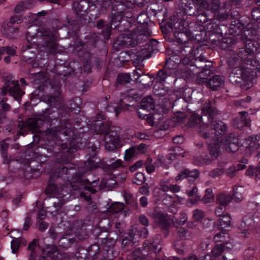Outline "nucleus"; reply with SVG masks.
<instances>
[{
    "mask_svg": "<svg viewBox=\"0 0 260 260\" xmlns=\"http://www.w3.org/2000/svg\"><path fill=\"white\" fill-rule=\"evenodd\" d=\"M202 112L208 119L209 123H206L207 129L201 134V136L205 139L212 141H219L220 136L224 135L226 131V124L221 121L214 120L220 114L219 111L215 106V102L207 101L203 105Z\"/></svg>",
    "mask_w": 260,
    "mask_h": 260,
    "instance_id": "nucleus-1",
    "label": "nucleus"
},
{
    "mask_svg": "<svg viewBox=\"0 0 260 260\" xmlns=\"http://www.w3.org/2000/svg\"><path fill=\"white\" fill-rule=\"evenodd\" d=\"M124 15L115 12L111 16L110 27L111 28H118L120 31H123L121 34L123 40V45L127 47H135L139 43L146 41L151 35V31L148 27L140 25L133 30L122 29L119 25V22Z\"/></svg>",
    "mask_w": 260,
    "mask_h": 260,
    "instance_id": "nucleus-2",
    "label": "nucleus"
},
{
    "mask_svg": "<svg viewBox=\"0 0 260 260\" xmlns=\"http://www.w3.org/2000/svg\"><path fill=\"white\" fill-rule=\"evenodd\" d=\"M47 131L55 143L63 149L70 147L74 142H80L77 138V129L72 126L69 120L66 121L63 125L48 129Z\"/></svg>",
    "mask_w": 260,
    "mask_h": 260,
    "instance_id": "nucleus-3",
    "label": "nucleus"
},
{
    "mask_svg": "<svg viewBox=\"0 0 260 260\" xmlns=\"http://www.w3.org/2000/svg\"><path fill=\"white\" fill-rule=\"evenodd\" d=\"M68 169L72 170L71 168L62 167L61 168H58L50 175L48 185L45 190V193L48 197H56L62 190L63 183L60 182L59 180H61L65 182V180L70 179V177L68 176Z\"/></svg>",
    "mask_w": 260,
    "mask_h": 260,
    "instance_id": "nucleus-4",
    "label": "nucleus"
},
{
    "mask_svg": "<svg viewBox=\"0 0 260 260\" xmlns=\"http://www.w3.org/2000/svg\"><path fill=\"white\" fill-rule=\"evenodd\" d=\"M35 35L40 40V45L44 48L48 53L55 54L59 52V45L54 32L49 28L41 26L37 29Z\"/></svg>",
    "mask_w": 260,
    "mask_h": 260,
    "instance_id": "nucleus-5",
    "label": "nucleus"
},
{
    "mask_svg": "<svg viewBox=\"0 0 260 260\" xmlns=\"http://www.w3.org/2000/svg\"><path fill=\"white\" fill-rule=\"evenodd\" d=\"M259 45L255 41L249 40L244 48H240L238 51V56L247 64L250 65L259 71L260 64L258 60L255 59V55L258 54Z\"/></svg>",
    "mask_w": 260,
    "mask_h": 260,
    "instance_id": "nucleus-6",
    "label": "nucleus"
},
{
    "mask_svg": "<svg viewBox=\"0 0 260 260\" xmlns=\"http://www.w3.org/2000/svg\"><path fill=\"white\" fill-rule=\"evenodd\" d=\"M193 59V66L197 74H198L197 82L199 84L206 82L207 77L211 73L212 62L202 54L198 57L194 55Z\"/></svg>",
    "mask_w": 260,
    "mask_h": 260,
    "instance_id": "nucleus-7",
    "label": "nucleus"
},
{
    "mask_svg": "<svg viewBox=\"0 0 260 260\" xmlns=\"http://www.w3.org/2000/svg\"><path fill=\"white\" fill-rule=\"evenodd\" d=\"M67 167L68 168H71L72 170H68V176L70 177V179L65 180V182L66 181H70V185L74 190L85 189L89 191L92 194L96 192V190L92 187L87 185V184H90L92 185L93 187H94L98 184L96 181H93L90 182L88 179H83L79 174L75 175V168L73 167Z\"/></svg>",
    "mask_w": 260,
    "mask_h": 260,
    "instance_id": "nucleus-8",
    "label": "nucleus"
},
{
    "mask_svg": "<svg viewBox=\"0 0 260 260\" xmlns=\"http://www.w3.org/2000/svg\"><path fill=\"white\" fill-rule=\"evenodd\" d=\"M229 77L230 80L235 84H241L242 81L245 82V85H240L243 89H247L251 86V72L243 66L234 67Z\"/></svg>",
    "mask_w": 260,
    "mask_h": 260,
    "instance_id": "nucleus-9",
    "label": "nucleus"
},
{
    "mask_svg": "<svg viewBox=\"0 0 260 260\" xmlns=\"http://www.w3.org/2000/svg\"><path fill=\"white\" fill-rule=\"evenodd\" d=\"M120 133L121 128L120 127L112 125L108 133L104 135L103 140L106 150L112 151L117 148L121 147V141L120 138Z\"/></svg>",
    "mask_w": 260,
    "mask_h": 260,
    "instance_id": "nucleus-10",
    "label": "nucleus"
},
{
    "mask_svg": "<svg viewBox=\"0 0 260 260\" xmlns=\"http://www.w3.org/2000/svg\"><path fill=\"white\" fill-rule=\"evenodd\" d=\"M23 21L20 16H11L9 22L4 23L2 27V31L4 35L9 39H15L18 36V24Z\"/></svg>",
    "mask_w": 260,
    "mask_h": 260,
    "instance_id": "nucleus-11",
    "label": "nucleus"
},
{
    "mask_svg": "<svg viewBox=\"0 0 260 260\" xmlns=\"http://www.w3.org/2000/svg\"><path fill=\"white\" fill-rule=\"evenodd\" d=\"M3 82L5 86L9 89V94L16 101H20L24 92L19 87L18 81L11 75L3 76Z\"/></svg>",
    "mask_w": 260,
    "mask_h": 260,
    "instance_id": "nucleus-12",
    "label": "nucleus"
},
{
    "mask_svg": "<svg viewBox=\"0 0 260 260\" xmlns=\"http://www.w3.org/2000/svg\"><path fill=\"white\" fill-rule=\"evenodd\" d=\"M158 42L155 40H151L142 46L140 50L136 54L135 63L142 62L144 59L150 57L153 53L158 51Z\"/></svg>",
    "mask_w": 260,
    "mask_h": 260,
    "instance_id": "nucleus-13",
    "label": "nucleus"
},
{
    "mask_svg": "<svg viewBox=\"0 0 260 260\" xmlns=\"http://www.w3.org/2000/svg\"><path fill=\"white\" fill-rule=\"evenodd\" d=\"M95 7V5L90 0H81L73 4V9L80 16L84 15L89 11L94 10Z\"/></svg>",
    "mask_w": 260,
    "mask_h": 260,
    "instance_id": "nucleus-14",
    "label": "nucleus"
},
{
    "mask_svg": "<svg viewBox=\"0 0 260 260\" xmlns=\"http://www.w3.org/2000/svg\"><path fill=\"white\" fill-rule=\"evenodd\" d=\"M221 145L228 152H234L238 149L239 141L235 134L231 133L220 141Z\"/></svg>",
    "mask_w": 260,
    "mask_h": 260,
    "instance_id": "nucleus-15",
    "label": "nucleus"
},
{
    "mask_svg": "<svg viewBox=\"0 0 260 260\" xmlns=\"http://www.w3.org/2000/svg\"><path fill=\"white\" fill-rule=\"evenodd\" d=\"M134 6V4L127 0H114L111 10L125 15L129 13Z\"/></svg>",
    "mask_w": 260,
    "mask_h": 260,
    "instance_id": "nucleus-16",
    "label": "nucleus"
},
{
    "mask_svg": "<svg viewBox=\"0 0 260 260\" xmlns=\"http://www.w3.org/2000/svg\"><path fill=\"white\" fill-rule=\"evenodd\" d=\"M154 79L157 83L162 84H169L176 80L173 71L164 67L157 73L156 77Z\"/></svg>",
    "mask_w": 260,
    "mask_h": 260,
    "instance_id": "nucleus-17",
    "label": "nucleus"
},
{
    "mask_svg": "<svg viewBox=\"0 0 260 260\" xmlns=\"http://www.w3.org/2000/svg\"><path fill=\"white\" fill-rule=\"evenodd\" d=\"M187 23L185 21H181L178 24L179 26L175 27V28L178 27V30L174 31V36L178 45L188 42V32L186 28H184V26L185 25L187 26Z\"/></svg>",
    "mask_w": 260,
    "mask_h": 260,
    "instance_id": "nucleus-18",
    "label": "nucleus"
},
{
    "mask_svg": "<svg viewBox=\"0 0 260 260\" xmlns=\"http://www.w3.org/2000/svg\"><path fill=\"white\" fill-rule=\"evenodd\" d=\"M202 118L200 115L195 112L191 113L189 117L188 121L187 122V125L189 127H200V134L204 133L206 126V123H203Z\"/></svg>",
    "mask_w": 260,
    "mask_h": 260,
    "instance_id": "nucleus-19",
    "label": "nucleus"
},
{
    "mask_svg": "<svg viewBox=\"0 0 260 260\" xmlns=\"http://www.w3.org/2000/svg\"><path fill=\"white\" fill-rule=\"evenodd\" d=\"M250 122L248 114L245 111L239 112V116L235 117L233 120L234 126L238 129H241L244 126H249Z\"/></svg>",
    "mask_w": 260,
    "mask_h": 260,
    "instance_id": "nucleus-20",
    "label": "nucleus"
},
{
    "mask_svg": "<svg viewBox=\"0 0 260 260\" xmlns=\"http://www.w3.org/2000/svg\"><path fill=\"white\" fill-rule=\"evenodd\" d=\"M207 86L213 90H218L222 87L224 84V79L220 75H214L206 81Z\"/></svg>",
    "mask_w": 260,
    "mask_h": 260,
    "instance_id": "nucleus-21",
    "label": "nucleus"
},
{
    "mask_svg": "<svg viewBox=\"0 0 260 260\" xmlns=\"http://www.w3.org/2000/svg\"><path fill=\"white\" fill-rule=\"evenodd\" d=\"M115 240L113 238H108L104 241L103 245H101L103 248L101 251L103 255V260H111L113 256L111 255L112 251L109 249L110 248L113 247L115 244Z\"/></svg>",
    "mask_w": 260,
    "mask_h": 260,
    "instance_id": "nucleus-22",
    "label": "nucleus"
},
{
    "mask_svg": "<svg viewBox=\"0 0 260 260\" xmlns=\"http://www.w3.org/2000/svg\"><path fill=\"white\" fill-rule=\"evenodd\" d=\"M175 54H180L184 55H190L193 51V44L191 41H188L182 44H180L174 48Z\"/></svg>",
    "mask_w": 260,
    "mask_h": 260,
    "instance_id": "nucleus-23",
    "label": "nucleus"
},
{
    "mask_svg": "<svg viewBox=\"0 0 260 260\" xmlns=\"http://www.w3.org/2000/svg\"><path fill=\"white\" fill-rule=\"evenodd\" d=\"M230 10V5L224 4L217 12L214 13V17L215 19L220 21L226 20L229 18Z\"/></svg>",
    "mask_w": 260,
    "mask_h": 260,
    "instance_id": "nucleus-24",
    "label": "nucleus"
},
{
    "mask_svg": "<svg viewBox=\"0 0 260 260\" xmlns=\"http://www.w3.org/2000/svg\"><path fill=\"white\" fill-rule=\"evenodd\" d=\"M243 145L245 148V153L249 155L255 151L259 146L258 141L256 137L247 138Z\"/></svg>",
    "mask_w": 260,
    "mask_h": 260,
    "instance_id": "nucleus-25",
    "label": "nucleus"
},
{
    "mask_svg": "<svg viewBox=\"0 0 260 260\" xmlns=\"http://www.w3.org/2000/svg\"><path fill=\"white\" fill-rule=\"evenodd\" d=\"M100 247L99 244L96 243L92 245L88 248L87 252L85 253L84 257L80 256L79 254L76 255V257L79 260H86L88 258H91L93 259L98 257V254H100Z\"/></svg>",
    "mask_w": 260,
    "mask_h": 260,
    "instance_id": "nucleus-26",
    "label": "nucleus"
},
{
    "mask_svg": "<svg viewBox=\"0 0 260 260\" xmlns=\"http://www.w3.org/2000/svg\"><path fill=\"white\" fill-rule=\"evenodd\" d=\"M153 92L155 95L158 96H165L168 95L171 96L169 99L172 102L176 101V95L172 90L165 89L163 87H160L157 85H155L153 87Z\"/></svg>",
    "mask_w": 260,
    "mask_h": 260,
    "instance_id": "nucleus-27",
    "label": "nucleus"
},
{
    "mask_svg": "<svg viewBox=\"0 0 260 260\" xmlns=\"http://www.w3.org/2000/svg\"><path fill=\"white\" fill-rule=\"evenodd\" d=\"M44 121L41 118H30L27 120L26 125L32 133H38L43 125Z\"/></svg>",
    "mask_w": 260,
    "mask_h": 260,
    "instance_id": "nucleus-28",
    "label": "nucleus"
},
{
    "mask_svg": "<svg viewBox=\"0 0 260 260\" xmlns=\"http://www.w3.org/2000/svg\"><path fill=\"white\" fill-rule=\"evenodd\" d=\"M154 80V76L152 75H150L149 74H144L135 78L136 82L141 84L144 88L150 87L153 84Z\"/></svg>",
    "mask_w": 260,
    "mask_h": 260,
    "instance_id": "nucleus-29",
    "label": "nucleus"
},
{
    "mask_svg": "<svg viewBox=\"0 0 260 260\" xmlns=\"http://www.w3.org/2000/svg\"><path fill=\"white\" fill-rule=\"evenodd\" d=\"M199 175V173L196 170L190 171L188 169H185L178 174L175 177V180L178 181L185 178L195 179L198 177Z\"/></svg>",
    "mask_w": 260,
    "mask_h": 260,
    "instance_id": "nucleus-30",
    "label": "nucleus"
},
{
    "mask_svg": "<svg viewBox=\"0 0 260 260\" xmlns=\"http://www.w3.org/2000/svg\"><path fill=\"white\" fill-rule=\"evenodd\" d=\"M93 125L98 126V128L94 129L97 134H103L104 135L108 133L109 129L112 126L111 122L107 121L106 123H102L100 120L94 121Z\"/></svg>",
    "mask_w": 260,
    "mask_h": 260,
    "instance_id": "nucleus-31",
    "label": "nucleus"
},
{
    "mask_svg": "<svg viewBox=\"0 0 260 260\" xmlns=\"http://www.w3.org/2000/svg\"><path fill=\"white\" fill-rule=\"evenodd\" d=\"M232 196L230 193L220 192L217 194L216 199L217 204L226 207L232 201Z\"/></svg>",
    "mask_w": 260,
    "mask_h": 260,
    "instance_id": "nucleus-32",
    "label": "nucleus"
},
{
    "mask_svg": "<svg viewBox=\"0 0 260 260\" xmlns=\"http://www.w3.org/2000/svg\"><path fill=\"white\" fill-rule=\"evenodd\" d=\"M140 106L141 110H146L150 111L154 109V102L151 96H147L144 98L141 103Z\"/></svg>",
    "mask_w": 260,
    "mask_h": 260,
    "instance_id": "nucleus-33",
    "label": "nucleus"
},
{
    "mask_svg": "<svg viewBox=\"0 0 260 260\" xmlns=\"http://www.w3.org/2000/svg\"><path fill=\"white\" fill-rule=\"evenodd\" d=\"M179 74L181 77L185 79H188L192 75L197 74L195 67L193 66L183 67L180 70Z\"/></svg>",
    "mask_w": 260,
    "mask_h": 260,
    "instance_id": "nucleus-34",
    "label": "nucleus"
},
{
    "mask_svg": "<svg viewBox=\"0 0 260 260\" xmlns=\"http://www.w3.org/2000/svg\"><path fill=\"white\" fill-rule=\"evenodd\" d=\"M116 184V181L113 179L109 175L104 177L100 183V187L103 188H107V189H111Z\"/></svg>",
    "mask_w": 260,
    "mask_h": 260,
    "instance_id": "nucleus-35",
    "label": "nucleus"
},
{
    "mask_svg": "<svg viewBox=\"0 0 260 260\" xmlns=\"http://www.w3.org/2000/svg\"><path fill=\"white\" fill-rule=\"evenodd\" d=\"M231 216L228 214H225L220 217L217 223L219 229L224 230L229 227L231 224Z\"/></svg>",
    "mask_w": 260,
    "mask_h": 260,
    "instance_id": "nucleus-36",
    "label": "nucleus"
},
{
    "mask_svg": "<svg viewBox=\"0 0 260 260\" xmlns=\"http://www.w3.org/2000/svg\"><path fill=\"white\" fill-rule=\"evenodd\" d=\"M198 188L196 186H193L192 188L187 191L188 196L190 197H192L187 200V202L191 203V204H195L198 203L201 200V196L198 193Z\"/></svg>",
    "mask_w": 260,
    "mask_h": 260,
    "instance_id": "nucleus-37",
    "label": "nucleus"
},
{
    "mask_svg": "<svg viewBox=\"0 0 260 260\" xmlns=\"http://www.w3.org/2000/svg\"><path fill=\"white\" fill-rule=\"evenodd\" d=\"M22 51L24 54L25 57L32 58L36 54V48L33 45L27 44L22 47Z\"/></svg>",
    "mask_w": 260,
    "mask_h": 260,
    "instance_id": "nucleus-38",
    "label": "nucleus"
},
{
    "mask_svg": "<svg viewBox=\"0 0 260 260\" xmlns=\"http://www.w3.org/2000/svg\"><path fill=\"white\" fill-rule=\"evenodd\" d=\"M184 10L186 13L190 16H194L198 12V10L192 0L187 1L185 4Z\"/></svg>",
    "mask_w": 260,
    "mask_h": 260,
    "instance_id": "nucleus-39",
    "label": "nucleus"
},
{
    "mask_svg": "<svg viewBox=\"0 0 260 260\" xmlns=\"http://www.w3.org/2000/svg\"><path fill=\"white\" fill-rule=\"evenodd\" d=\"M213 143L209 144V150L212 159L216 158L219 154V146L217 143L219 141H213Z\"/></svg>",
    "mask_w": 260,
    "mask_h": 260,
    "instance_id": "nucleus-40",
    "label": "nucleus"
},
{
    "mask_svg": "<svg viewBox=\"0 0 260 260\" xmlns=\"http://www.w3.org/2000/svg\"><path fill=\"white\" fill-rule=\"evenodd\" d=\"M131 80V76L128 74L122 73L118 75L116 85H124L129 83Z\"/></svg>",
    "mask_w": 260,
    "mask_h": 260,
    "instance_id": "nucleus-41",
    "label": "nucleus"
},
{
    "mask_svg": "<svg viewBox=\"0 0 260 260\" xmlns=\"http://www.w3.org/2000/svg\"><path fill=\"white\" fill-rule=\"evenodd\" d=\"M174 59H175V57L171 56L167 59L164 68L171 71L177 68L179 64V60L177 59V61H174Z\"/></svg>",
    "mask_w": 260,
    "mask_h": 260,
    "instance_id": "nucleus-42",
    "label": "nucleus"
},
{
    "mask_svg": "<svg viewBox=\"0 0 260 260\" xmlns=\"http://www.w3.org/2000/svg\"><path fill=\"white\" fill-rule=\"evenodd\" d=\"M208 5L209 7L206 10L211 11L213 14L222 7L219 0H210L208 2Z\"/></svg>",
    "mask_w": 260,
    "mask_h": 260,
    "instance_id": "nucleus-43",
    "label": "nucleus"
},
{
    "mask_svg": "<svg viewBox=\"0 0 260 260\" xmlns=\"http://www.w3.org/2000/svg\"><path fill=\"white\" fill-rule=\"evenodd\" d=\"M59 95V91L58 90H56L53 94L48 95L47 102L48 103L51 105L58 104V103H59L60 101V98Z\"/></svg>",
    "mask_w": 260,
    "mask_h": 260,
    "instance_id": "nucleus-44",
    "label": "nucleus"
},
{
    "mask_svg": "<svg viewBox=\"0 0 260 260\" xmlns=\"http://www.w3.org/2000/svg\"><path fill=\"white\" fill-rule=\"evenodd\" d=\"M243 221L245 223L249 225H254V223H258L259 221V219L258 218V213H255L252 216V219H250V217H248L245 216L243 219Z\"/></svg>",
    "mask_w": 260,
    "mask_h": 260,
    "instance_id": "nucleus-45",
    "label": "nucleus"
},
{
    "mask_svg": "<svg viewBox=\"0 0 260 260\" xmlns=\"http://www.w3.org/2000/svg\"><path fill=\"white\" fill-rule=\"evenodd\" d=\"M137 154L138 152L136 147H132L126 150L124 154V159L126 161L129 160L131 158L137 155Z\"/></svg>",
    "mask_w": 260,
    "mask_h": 260,
    "instance_id": "nucleus-46",
    "label": "nucleus"
},
{
    "mask_svg": "<svg viewBox=\"0 0 260 260\" xmlns=\"http://www.w3.org/2000/svg\"><path fill=\"white\" fill-rule=\"evenodd\" d=\"M124 207V205L121 203H115L112 204L109 208V211L112 213H117L122 211Z\"/></svg>",
    "mask_w": 260,
    "mask_h": 260,
    "instance_id": "nucleus-47",
    "label": "nucleus"
},
{
    "mask_svg": "<svg viewBox=\"0 0 260 260\" xmlns=\"http://www.w3.org/2000/svg\"><path fill=\"white\" fill-rule=\"evenodd\" d=\"M194 16H196L197 19L199 22L203 23L207 22L208 20L210 19L207 12H201V11H198Z\"/></svg>",
    "mask_w": 260,
    "mask_h": 260,
    "instance_id": "nucleus-48",
    "label": "nucleus"
},
{
    "mask_svg": "<svg viewBox=\"0 0 260 260\" xmlns=\"http://www.w3.org/2000/svg\"><path fill=\"white\" fill-rule=\"evenodd\" d=\"M225 165V162H221L220 165V168H216L211 171L209 173V175L213 178H215L222 175L224 172V167Z\"/></svg>",
    "mask_w": 260,
    "mask_h": 260,
    "instance_id": "nucleus-49",
    "label": "nucleus"
},
{
    "mask_svg": "<svg viewBox=\"0 0 260 260\" xmlns=\"http://www.w3.org/2000/svg\"><path fill=\"white\" fill-rule=\"evenodd\" d=\"M214 199V194H213L212 190L210 188H208L205 191V194L204 196L201 198L200 201L204 203H208L212 201Z\"/></svg>",
    "mask_w": 260,
    "mask_h": 260,
    "instance_id": "nucleus-50",
    "label": "nucleus"
},
{
    "mask_svg": "<svg viewBox=\"0 0 260 260\" xmlns=\"http://www.w3.org/2000/svg\"><path fill=\"white\" fill-rule=\"evenodd\" d=\"M224 244H217L213 248L212 250V254L214 257H218L219 256L224 250Z\"/></svg>",
    "mask_w": 260,
    "mask_h": 260,
    "instance_id": "nucleus-51",
    "label": "nucleus"
},
{
    "mask_svg": "<svg viewBox=\"0 0 260 260\" xmlns=\"http://www.w3.org/2000/svg\"><path fill=\"white\" fill-rule=\"evenodd\" d=\"M245 165H239L238 167L231 166L226 171V175L230 177H233L235 173L239 170L243 169Z\"/></svg>",
    "mask_w": 260,
    "mask_h": 260,
    "instance_id": "nucleus-52",
    "label": "nucleus"
},
{
    "mask_svg": "<svg viewBox=\"0 0 260 260\" xmlns=\"http://www.w3.org/2000/svg\"><path fill=\"white\" fill-rule=\"evenodd\" d=\"M145 181L144 174L141 172H138L136 174L133 180V183L138 185H142Z\"/></svg>",
    "mask_w": 260,
    "mask_h": 260,
    "instance_id": "nucleus-53",
    "label": "nucleus"
},
{
    "mask_svg": "<svg viewBox=\"0 0 260 260\" xmlns=\"http://www.w3.org/2000/svg\"><path fill=\"white\" fill-rule=\"evenodd\" d=\"M198 11H201L203 9L206 10V8L209 7L208 1L207 0H192Z\"/></svg>",
    "mask_w": 260,
    "mask_h": 260,
    "instance_id": "nucleus-54",
    "label": "nucleus"
},
{
    "mask_svg": "<svg viewBox=\"0 0 260 260\" xmlns=\"http://www.w3.org/2000/svg\"><path fill=\"white\" fill-rule=\"evenodd\" d=\"M158 219L160 225L161 229L167 230L169 226V221L167 217H165L162 214L158 215Z\"/></svg>",
    "mask_w": 260,
    "mask_h": 260,
    "instance_id": "nucleus-55",
    "label": "nucleus"
},
{
    "mask_svg": "<svg viewBox=\"0 0 260 260\" xmlns=\"http://www.w3.org/2000/svg\"><path fill=\"white\" fill-rule=\"evenodd\" d=\"M246 174L249 176L255 175V177L258 178V175L260 174V168L258 167L249 166L246 172Z\"/></svg>",
    "mask_w": 260,
    "mask_h": 260,
    "instance_id": "nucleus-56",
    "label": "nucleus"
},
{
    "mask_svg": "<svg viewBox=\"0 0 260 260\" xmlns=\"http://www.w3.org/2000/svg\"><path fill=\"white\" fill-rule=\"evenodd\" d=\"M75 242L74 239H67L65 237L61 238L59 241V244L60 246L64 248H68L70 247L71 244Z\"/></svg>",
    "mask_w": 260,
    "mask_h": 260,
    "instance_id": "nucleus-57",
    "label": "nucleus"
},
{
    "mask_svg": "<svg viewBox=\"0 0 260 260\" xmlns=\"http://www.w3.org/2000/svg\"><path fill=\"white\" fill-rule=\"evenodd\" d=\"M176 234L178 237L182 239H185L187 236H189L190 234L188 230L184 228L179 227L176 229Z\"/></svg>",
    "mask_w": 260,
    "mask_h": 260,
    "instance_id": "nucleus-58",
    "label": "nucleus"
},
{
    "mask_svg": "<svg viewBox=\"0 0 260 260\" xmlns=\"http://www.w3.org/2000/svg\"><path fill=\"white\" fill-rule=\"evenodd\" d=\"M243 189L241 188H234L233 190V196L236 202H240L243 199L242 193Z\"/></svg>",
    "mask_w": 260,
    "mask_h": 260,
    "instance_id": "nucleus-59",
    "label": "nucleus"
},
{
    "mask_svg": "<svg viewBox=\"0 0 260 260\" xmlns=\"http://www.w3.org/2000/svg\"><path fill=\"white\" fill-rule=\"evenodd\" d=\"M123 162L122 160L120 159H118L109 165L108 169L110 171H114L118 170L120 167H123Z\"/></svg>",
    "mask_w": 260,
    "mask_h": 260,
    "instance_id": "nucleus-60",
    "label": "nucleus"
},
{
    "mask_svg": "<svg viewBox=\"0 0 260 260\" xmlns=\"http://www.w3.org/2000/svg\"><path fill=\"white\" fill-rule=\"evenodd\" d=\"M109 237V234L107 232H101L96 236V243L103 245L104 241Z\"/></svg>",
    "mask_w": 260,
    "mask_h": 260,
    "instance_id": "nucleus-61",
    "label": "nucleus"
},
{
    "mask_svg": "<svg viewBox=\"0 0 260 260\" xmlns=\"http://www.w3.org/2000/svg\"><path fill=\"white\" fill-rule=\"evenodd\" d=\"M184 57L181 58V64H183L184 67H191L193 66L194 59L191 58L192 55H184Z\"/></svg>",
    "mask_w": 260,
    "mask_h": 260,
    "instance_id": "nucleus-62",
    "label": "nucleus"
},
{
    "mask_svg": "<svg viewBox=\"0 0 260 260\" xmlns=\"http://www.w3.org/2000/svg\"><path fill=\"white\" fill-rule=\"evenodd\" d=\"M233 40L231 38H223L220 42V46L223 49H226L230 47Z\"/></svg>",
    "mask_w": 260,
    "mask_h": 260,
    "instance_id": "nucleus-63",
    "label": "nucleus"
},
{
    "mask_svg": "<svg viewBox=\"0 0 260 260\" xmlns=\"http://www.w3.org/2000/svg\"><path fill=\"white\" fill-rule=\"evenodd\" d=\"M204 217V212L201 209H196L193 211V218L196 221H199Z\"/></svg>",
    "mask_w": 260,
    "mask_h": 260,
    "instance_id": "nucleus-64",
    "label": "nucleus"
}]
</instances>
